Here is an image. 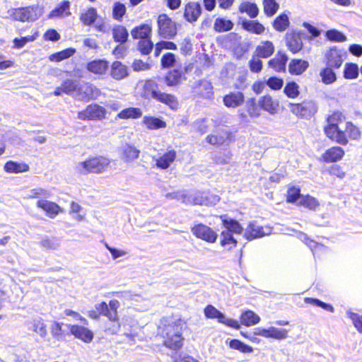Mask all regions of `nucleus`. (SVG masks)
Listing matches in <instances>:
<instances>
[{
  "mask_svg": "<svg viewBox=\"0 0 362 362\" xmlns=\"http://www.w3.org/2000/svg\"><path fill=\"white\" fill-rule=\"evenodd\" d=\"M119 302L117 300H111L108 304L105 302H102L95 305V309L99 314L106 317L108 320L117 319L118 312L119 308Z\"/></svg>",
  "mask_w": 362,
  "mask_h": 362,
  "instance_id": "nucleus-12",
  "label": "nucleus"
},
{
  "mask_svg": "<svg viewBox=\"0 0 362 362\" xmlns=\"http://www.w3.org/2000/svg\"><path fill=\"white\" fill-rule=\"evenodd\" d=\"M187 199L189 202L187 204L193 205H215L219 202V197L206 192H196L193 194L188 192Z\"/></svg>",
  "mask_w": 362,
  "mask_h": 362,
  "instance_id": "nucleus-7",
  "label": "nucleus"
},
{
  "mask_svg": "<svg viewBox=\"0 0 362 362\" xmlns=\"http://www.w3.org/2000/svg\"><path fill=\"white\" fill-rule=\"evenodd\" d=\"M160 334L164 339V345L173 350H177L183 345L182 327L176 322L169 323V319H163L159 325Z\"/></svg>",
  "mask_w": 362,
  "mask_h": 362,
  "instance_id": "nucleus-2",
  "label": "nucleus"
},
{
  "mask_svg": "<svg viewBox=\"0 0 362 362\" xmlns=\"http://www.w3.org/2000/svg\"><path fill=\"white\" fill-rule=\"evenodd\" d=\"M76 52V49L74 48H68L66 49H64L61 52H59L57 53L53 54L50 56V60L54 61V62H60L62 60H64L65 59H67L72 55H74Z\"/></svg>",
  "mask_w": 362,
  "mask_h": 362,
  "instance_id": "nucleus-55",
  "label": "nucleus"
},
{
  "mask_svg": "<svg viewBox=\"0 0 362 362\" xmlns=\"http://www.w3.org/2000/svg\"><path fill=\"white\" fill-rule=\"evenodd\" d=\"M182 75V71L180 69H173L170 71L165 78L167 86H173L177 85L181 81Z\"/></svg>",
  "mask_w": 362,
  "mask_h": 362,
  "instance_id": "nucleus-46",
  "label": "nucleus"
},
{
  "mask_svg": "<svg viewBox=\"0 0 362 362\" xmlns=\"http://www.w3.org/2000/svg\"><path fill=\"white\" fill-rule=\"evenodd\" d=\"M264 11L267 16H272L276 13L279 8V4L276 0H264Z\"/></svg>",
  "mask_w": 362,
  "mask_h": 362,
  "instance_id": "nucleus-58",
  "label": "nucleus"
},
{
  "mask_svg": "<svg viewBox=\"0 0 362 362\" xmlns=\"http://www.w3.org/2000/svg\"><path fill=\"white\" fill-rule=\"evenodd\" d=\"M160 93L158 85L156 81L153 80H147L145 81L143 96L146 99L156 100Z\"/></svg>",
  "mask_w": 362,
  "mask_h": 362,
  "instance_id": "nucleus-24",
  "label": "nucleus"
},
{
  "mask_svg": "<svg viewBox=\"0 0 362 362\" xmlns=\"http://www.w3.org/2000/svg\"><path fill=\"white\" fill-rule=\"evenodd\" d=\"M37 7L30 6L27 7L11 8L8 11L9 16L16 21L22 22L33 21L38 18Z\"/></svg>",
  "mask_w": 362,
  "mask_h": 362,
  "instance_id": "nucleus-4",
  "label": "nucleus"
},
{
  "mask_svg": "<svg viewBox=\"0 0 362 362\" xmlns=\"http://www.w3.org/2000/svg\"><path fill=\"white\" fill-rule=\"evenodd\" d=\"M298 204L308 208L310 210H315L320 205L319 202L315 197L310 195L300 197V201L298 202Z\"/></svg>",
  "mask_w": 362,
  "mask_h": 362,
  "instance_id": "nucleus-47",
  "label": "nucleus"
},
{
  "mask_svg": "<svg viewBox=\"0 0 362 362\" xmlns=\"http://www.w3.org/2000/svg\"><path fill=\"white\" fill-rule=\"evenodd\" d=\"M272 228L269 226H261L257 222L250 223L245 229V237L247 240H251L255 238H260L272 233Z\"/></svg>",
  "mask_w": 362,
  "mask_h": 362,
  "instance_id": "nucleus-11",
  "label": "nucleus"
},
{
  "mask_svg": "<svg viewBox=\"0 0 362 362\" xmlns=\"http://www.w3.org/2000/svg\"><path fill=\"white\" fill-rule=\"evenodd\" d=\"M287 61L288 57L286 54L279 52L274 59L269 62V65L275 71L280 72L285 71Z\"/></svg>",
  "mask_w": 362,
  "mask_h": 362,
  "instance_id": "nucleus-28",
  "label": "nucleus"
},
{
  "mask_svg": "<svg viewBox=\"0 0 362 362\" xmlns=\"http://www.w3.org/2000/svg\"><path fill=\"white\" fill-rule=\"evenodd\" d=\"M274 52V46L272 42L266 40L262 41L258 45L255 49L257 57L262 58H267L270 57Z\"/></svg>",
  "mask_w": 362,
  "mask_h": 362,
  "instance_id": "nucleus-25",
  "label": "nucleus"
},
{
  "mask_svg": "<svg viewBox=\"0 0 362 362\" xmlns=\"http://www.w3.org/2000/svg\"><path fill=\"white\" fill-rule=\"evenodd\" d=\"M259 105L262 109L272 115L276 114L279 110V102L269 95H264L259 98Z\"/></svg>",
  "mask_w": 362,
  "mask_h": 362,
  "instance_id": "nucleus-20",
  "label": "nucleus"
},
{
  "mask_svg": "<svg viewBox=\"0 0 362 362\" xmlns=\"http://www.w3.org/2000/svg\"><path fill=\"white\" fill-rule=\"evenodd\" d=\"M121 325L119 322V317L115 320H108L104 325V332L108 334H116L120 329Z\"/></svg>",
  "mask_w": 362,
  "mask_h": 362,
  "instance_id": "nucleus-51",
  "label": "nucleus"
},
{
  "mask_svg": "<svg viewBox=\"0 0 362 362\" xmlns=\"http://www.w3.org/2000/svg\"><path fill=\"white\" fill-rule=\"evenodd\" d=\"M66 326L69 329L71 334L74 335L75 338L78 339L84 343L87 344H89L93 341L94 334L93 331L88 328L77 325L67 324Z\"/></svg>",
  "mask_w": 362,
  "mask_h": 362,
  "instance_id": "nucleus-13",
  "label": "nucleus"
},
{
  "mask_svg": "<svg viewBox=\"0 0 362 362\" xmlns=\"http://www.w3.org/2000/svg\"><path fill=\"white\" fill-rule=\"evenodd\" d=\"M110 163V159L106 157H90L85 160L76 163L74 170L80 175L99 174L105 171Z\"/></svg>",
  "mask_w": 362,
  "mask_h": 362,
  "instance_id": "nucleus-3",
  "label": "nucleus"
},
{
  "mask_svg": "<svg viewBox=\"0 0 362 362\" xmlns=\"http://www.w3.org/2000/svg\"><path fill=\"white\" fill-rule=\"evenodd\" d=\"M344 155V151L339 146H333L327 149L322 155V159L327 163L339 160Z\"/></svg>",
  "mask_w": 362,
  "mask_h": 362,
  "instance_id": "nucleus-23",
  "label": "nucleus"
},
{
  "mask_svg": "<svg viewBox=\"0 0 362 362\" xmlns=\"http://www.w3.org/2000/svg\"><path fill=\"white\" fill-rule=\"evenodd\" d=\"M228 132H222L219 134H211L206 137L208 143L212 145H221L225 142L228 138Z\"/></svg>",
  "mask_w": 362,
  "mask_h": 362,
  "instance_id": "nucleus-56",
  "label": "nucleus"
},
{
  "mask_svg": "<svg viewBox=\"0 0 362 362\" xmlns=\"http://www.w3.org/2000/svg\"><path fill=\"white\" fill-rule=\"evenodd\" d=\"M51 197V192L45 189L35 188L32 189L26 196L28 199H47Z\"/></svg>",
  "mask_w": 362,
  "mask_h": 362,
  "instance_id": "nucleus-53",
  "label": "nucleus"
},
{
  "mask_svg": "<svg viewBox=\"0 0 362 362\" xmlns=\"http://www.w3.org/2000/svg\"><path fill=\"white\" fill-rule=\"evenodd\" d=\"M229 346L244 354L251 353L253 351L252 346L244 344L238 339H231L229 342Z\"/></svg>",
  "mask_w": 362,
  "mask_h": 362,
  "instance_id": "nucleus-52",
  "label": "nucleus"
},
{
  "mask_svg": "<svg viewBox=\"0 0 362 362\" xmlns=\"http://www.w3.org/2000/svg\"><path fill=\"white\" fill-rule=\"evenodd\" d=\"M201 13L202 7L197 2H189L185 6L184 18L189 23L196 22Z\"/></svg>",
  "mask_w": 362,
  "mask_h": 362,
  "instance_id": "nucleus-16",
  "label": "nucleus"
},
{
  "mask_svg": "<svg viewBox=\"0 0 362 362\" xmlns=\"http://www.w3.org/2000/svg\"><path fill=\"white\" fill-rule=\"evenodd\" d=\"M303 195L300 194V189L296 187H291L288 189L286 200L288 202L296 203L300 201V197Z\"/></svg>",
  "mask_w": 362,
  "mask_h": 362,
  "instance_id": "nucleus-64",
  "label": "nucleus"
},
{
  "mask_svg": "<svg viewBox=\"0 0 362 362\" xmlns=\"http://www.w3.org/2000/svg\"><path fill=\"white\" fill-rule=\"evenodd\" d=\"M142 110L139 107H127L121 110L117 118L121 119H139L142 116Z\"/></svg>",
  "mask_w": 362,
  "mask_h": 362,
  "instance_id": "nucleus-32",
  "label": "nucleus"
},
{
  "mask_svg": "<svg viewBox=\"0 0 362 362\" xmlns=\"http://www.w3.org/2000/svg\"><path fill=\"white\" fill-rule=\"evenodd\" d=\"M113 38L115 41L123 43L127 41L128 32L127 29L122 25H117L112 30Z\"/></svg>",
  "mask_w": 362,
  "mask_h": 362,
  "instance_id": "nucleus-48",
  "label": "nucleus"
},
{
  "mask_svg": "<svg viewBox=\"0 0 362 362\" xmlns=\"http://www.w3.org/2000/svg\"><path fill=\"white\" fill-rule=\"evenodd\" d=\"M4 169L8 173H20L28 171L29 166L25 163L9 160L5 163Z\"/></svg>",
  "mask_w": 362,
  "mask_h": 362,
  "instance_id": "nucleus-30",
  "label": "nucleus"
},
{
  "mask_svg": "<svg viewBox=\"0 0 362 362\" xmlns=\"http://www.w3.org/2000/svg\"><path fill=\"white\" fill-rule=\"evenodd\" d=\"M140 151L132 144H126L119 148V156L124 163H132L139 156Z\"/></svg>",
  "mask_w": 362,
  "mask_h": 362,
  "instance_id": "nucleus-15",
  "label": "nucleus"
},
{
  "mask_svg": "<svg viewBox=\"0 0 362 362\" xmlns=\"http://www.w3.org/2000/svg\"><path fill=\"white\" fill-rule=\"evenodd\" d=\"M98 94V89L92 84L83 83L78 86L75 98L80 100L93 98Z\"/></svg>",
  "mask_w": 362,
  "mask_h": 362,
  "instance_id": "nucleus-17",
  "label": "nucleus"
},
{
  "mask_svg": "<svg viewBox=\"0 0 362 362\" xmlns=\"http://www.w3.org/2000/svg\"><path fill=\"white\" fill-rule=\"evenodd\" d=\"M151 33V26L146 24L134 28L131 32L132 36L134 39H140V40L150 38Z\"/></svg>",
  "mask_w": 362,
  "mask_h": 362,
  "instance_id": "nucleus-36",
  "label": "nucleus"
},
{
  "mask_svg": "<svg viewBox=\"0 0 362 362\" xmlns=\"http://www.w3.org/2000/svg\"><path fill=\"white\" fill-rule=\"evenodd\" d=\"M52 17H63L70 15L69 2L63 1L58 8H56L51 13Z\"/></svg>",
  "mask_w": 362,
  "mask_h": 362,
  "instance_id": "nucleus-54",
  "label": "nucleus"
},
{
  "mask_svg": "<svg viewBox=\"0 0 362 362\" xmlns=\"http://www.w3.org/2000/svg\"><path fill=\"white\" fill-rule=\"evenodd\" d=\"M176 151L175 150H168L164 153H160L153 158L157 168L161 170L168 169L176 158Z\"/></svg>",
  "mask_w": 362,
  "mask_h": 362,
  "instance_id": "nucleus-14",
  "label": "nucleus"
},
{
  "mask_svg": "<svg viewBox=\"0 0 362 362\" xmlns=\"http://www.w3.org/2000/svg\"><path fill=\"white\" fill-rule=\"evenodd\" d=\"M177 49L176 45L170 41H160L156 44L155 47V56L158 57L163 49Z\"/></svg>",
  "mask_w": 362,
  "mask_h": 362,
  "instance_id": "nucleus-61",
  "label": "nucleus"
},
{
  "mask_svg": "<svg viewBox=\"0 0 362 362\" xmlns=\"http://www.w3.org/2000/svg\"><path fill=\"white\" fill-rule=\"evenodd\" d=\"M62 88L63 93L68 95H72L75 97L78 89V85L71 80H66L62 84Z\"/></svg>",
  "mask_w": 362,
  "mask_h": 362,
  "instance_id": "nucleus-62",
  "label": "nucleus"
},
{
  "mask_svg": "<svg viewBox=\"0 0 362 362\" xmlns=\"http://www.w3.org/2000/svg\"><path fill=\"white\" fill-rule=\"evenodd\" d=\"M125 13L126 7L123 4L120 2H116L114 4L112 8V16L115 20L121 21Z\"/></svg>",
  "mask_w": 362,
  "mask_h": 362,
  "instance_id": "nucleus-63",
  "label": "nucleus"
},
{
  "mask_svg": "<svg viewBox=\"0 0 362 362\" xmlns=\"http://www.w3.org/2000/svg\"><path fill=\"white\" fill-rule=\"evenodd\" d=\"M286 42L288 49L293 53H297L302 49V40L300 37L296 34L288 35Z\"/></svg>",
  "mask_w": 362,
  "mask_h": 362,
  "instance_id": "nucleus-35",
  "label": "nucleus"
},
{
  "mask_svg": "<svg viewBox=\"0 0 362 362\" xmlns=\"http://www.w3.org/2000/svg\"><path fill=\"white\" fill-rule=\"evenodd\" d=\"M241 25L245 30L256 35H261L265 30L264 26L257 21L243 19Z\"/></svg>",
  "mask_w": 362,
  "mask_h": 362,
  "instance_id": "nucleus-27",
  "label": "nucleus"
},
{
  "mask_svg": "<svg viewBox=\"0 0 362 362\" xmlns=\"http://www.w3.org/2000/svg\"><path fill=\"white\" fill-rule=\"evenodd\" d=\"M332 68V67L330 66L323 68L320 71L319 75L321 78V81L326 85L332 84L337 80L336 74Z\"/></svg>",
  "mask_w": 362,
  "mask_h": 362,
  "instance_id": "nucleus-39",
  "label": "nucleus"
},
{
  "mask_svg": "<svg viewBox=\"0 0 362 362\" xmlns=\"http://www.w3.org/2000/svg\"><path fill=\"white\" fill-rule=\"evenodd\" d=\"M260 321L259 315L252 310H247L242 313L240 316V322L247 327H250L258 324Z\"/></svg>",
  "mask_w": 362,
  "mask_h": 362,
  "instance_id": "nucleus-37",
  "label": "nucleus"
},
{
  "mask_svg": "<svg viewBox=\"0 0 362 362\" xmlns=\"http://www.w3.org/2000/svg\"><path fill=\"white\" fill-rule=\"evenodd\" d=\"M187 196L188 192L183 189L167 193L165 198L168 199H177L183 204H187L190 202L189 199H187Z\"/></svg>",
  "mask_w": 362,
  "mask_h": 362,
  "instance_id": "nucleus-49",
  "label": "nucleus"
},
{
  "mask_svg": "<svg viewBox=\"0 0 362 362\" xmlns=\"http://www.w3.org/2000/svg\"><path fill=\"white\" fill-rule=\"evenodd\" d=\"M63 325V323L55 322L51 326V334L57 341L62 340L64 338V333L62 329Z\"/></svg>",
  "mask_w": 362,
  "mask_h": 362,
  "instance_id": "nucleus-60",
  "label": "nucleus"
},
{
  "mask_svg": "<svg viewBox=\"0 0 362 362\" xmlns=\"http://www.w3.org/2000/svg\"><path fill=\"white\" fill-rule=\"evenodd\" d=\"M156 100L168 105L172 110H177L179 106L176 97L165 93L160 92Z\"/></svg>",
  "mask_w": 362,
  "mask_h": 362,
  "instance_id": "nucleus-38",
  "label": "nucleus"
},
{
  "mask_svg": "<svg viewBox=\"0 0 362 362\" xmlns=\"http://www.w3.org/2000/svg\"><path fill=\"white\" fill-rule=\"evenodd\" d=\"M327 124L324 127L325 135L332 141L341 145L348 144V138L358 140L361 132L351 122H346V117L340 112H334L327 119Z\"/></svg>",
  "mask_w": 362,
  "mask_h": 362,
  "instance_id": "nucleus-1",
  "label": "nucleus"
},
{
  "mask_svg": "<svg viewBox=\"0 0 362 362\" xmlns=\"http://www.w3.org/2000/svg\"><path fill=\"white\" fill-rule=\"evenodd\" d=\"M245 101V96L242 92H230L223 98V103L225 106L229 108H235L241 106Z\"/></svg>",
  "mask_w": 362,
  "mask_h": 362,
  "instance_id": "nucleus-18",
  "label": "nucleus"
},
{
  "mask_svg": "<svg viewBox=\"0 0 362 362\" xmlns=\"http://www.w3.org/2000/svg\"><path fill=\"white\" fill-rule=\"evenodd\" d=\"M31 324V329L33 332L42 337H45L47 335L46 325L41 318L34 319Z\"/></svg>",
  "mask_w": 362,
  "mask_h": 362,
  "instance_id": "nucleus-50",
  "label": "nucleus"
},
{
  "mask_svg": "<svg viewBox=\"0 0 362 362\" xmlns=\"http://www.w3.org/2000/svg\"><path fill=\"white\" fill-rule=\"evenodd\" d=\"M328 66L339 68L343 62V53L341 50L333 48L326 54Z\"/></svg>",
  "mask_w": 362,
  "mask_h": 362,
  "instance_id": "nucleus-22",
  "label": "nucleus"
},
{
  "mask_svg": "<svg viewBox=\"0 0 362 362\" xmlns=\"http://www.w3.org/2000/svg\"><path fill=\"white\" fill-rule=\"evenodd\" d=\"M106 109L93 103L88 105L85 110L78 112V119L81 120H102L106 117Z\"/></svg>",
  "mask_w": 362,
  "mask_h": 362,
  "instance_id": "nucleus-5",
  "label": "nucleus"
},
{
  "mask_svg": "<svg viewBox=\"0 0 362 362\" xmlns=\"http://www.w3.org/2000/svg\"><path fill=\"white\" fill-rule=\"evenodd\" d=\"M204 315L207 318L217 319L220 323L224 324L230 327L238 329L240 325L237 320L226 318V316L214 306L211 305H207L204 310Z\"/></svg>",
  "mask_w": 362,
  "mask_h": 362,
  "instance_id": "nucleus-8",
  "label": "nucleus"
},
{
  "mask_svg": "<svg viewBox=\"0 0 362 362\" xmlns=\"http://www.w3.org/2000/svg\"><path fill=\"white\" fill-rule=\"evenodd\" d=\"M142 122L148 129L151 130L164 128L166 127L165 122L153 116H144L143 117Z\"/></svg>",
  "mask_w": 362,
  "mask_h": 362,
  "instance_id": "nucleus-34",
  "label": "nucleus"
},
{
  "mask_svg": "<svg viewBox=\"0 0 362 362\" xmlns=\"http://www.w3.org/2000/svg\"><path fill=\"white\" fill-rule=\"evenodd\" d=\"M69 214L74 220L81 222L85 219L86 213L78 203L72 202L70 205Z\"/></svg>",
  "mask_w": 362,
  "mask_h": 362,
  "instance_id": "nucleus-40",
  "label": "nucleus"
},
{
  "mask_svg": "<svg viewBox=\"0 0 362 362\" xmlns=\"http://www.w3.org/2000/svg\"><path fill=\"white\" fill-rule=\"evenodd\" d=\"M298 238L310 247V249L313 251L314 255L318 250L321 251L325 249L323 245L319 244L316 241L310 240L307 236V235L303 233H298Z\"/></svg>",
  "mask_w": 362,
  "mask_h": 362,
  "instance_id": "nucleus-42",
  "label": "nucleus"
},
{
  "mask_svg": "<svg viewBox=\"0 0 362 362\" xmlns=\"http://www.w3.org/2000/svg\"><path fill=\"white\" fill-rule=\"evenodd\" d=\"M238 10L242 13H246L251 18H256L259 14V8L256 4L249 1L242 2Z\"/></svg>",
  "mask_w": 362,
  "mask_h": 362,
  "instance_id": "nucleus-33",
  "label": "nucleus"
},
{
  "mask_svg": "<svg viewBox=\"0 0 362 362\" xmlns=\"http://www.w3.org/2000/svg\"><path fill=\"white\" fill-rule=\"evenodd\" d=\"M233 27V23L231 21L223 18H216L214 24V30L219 33L230 30Z\"/></svg>",
  "mask_w": 362,
  "mask_h": 362,
  "instance_id": "nucleus-45",
  "label": "nucleus"
},
{
  "mask_svg": "<svg viewBox=\"0 0 362 362\" xmlns=\"http://www.w3.org/2000/svg\"><path fill=\"white\" fill-rule=\"evenodd\" d=\"M288 17L286 14H281L274 21V28L279 31L285 30L288 26Z\"/></svg>",
  "mask_w": 362,
  "mask_h": 362,
  "instance_id": "nucleus-57",
  "label": "nucleus"
},
{
  "mask_svg": "<svg viewBox=\"0 0 362 362\" xmlns=\"http://www.w3.org/2000/svg\"><path fill=\"white\" fill-rule=\"evenodd\" d=\"M98 13L94 8H89L82 13L80 17L81 22L86 25H90L96 22Z\"/></svg>",
  "mask_w": 362,
  "mask_h": 362,
  "instance_id": "nucleus-43",
  "label": "nucleus"
},
{
  "mask_svg": "<svg viewBox=\"0 0 362 362\" xmlns=\"http://www.w3.org/2000/svg\"><path fill=\"white\" fill-rule=\"evenodd\" d=\"M298 89V85L296 82L291 81L286 83L284 92L288 98H295L299 95Z\"/></svg>",
  "mask_w": 362,
  "mask_h": 362,
  "instance_id": "nucleus-59",
  "label": "nucleus"
},
{
  "mask_svg": "<svg viewBox=\"0 0 362 362\" xmlns=\"http://www.w3.org/2000/svg\"><path fill=\"white\" fill-rule=\"evenodd\" d=\"M221 219L222 220L224 227L226 228L225 231H229L231 234L232 233L235 234H240L243 232V227L238 221L229 218L226 216H221Z\"/></svg>",
  "mask_w": 362,
  "mask_h": 362,
  "instance_id": "nucleus-29",
  "label": "nucleus"
},
{
  "mask_svg": "<svg viewBox=\"0 0 362 362\" xmlns=\"http://www.w3.org/2000/svg\"><path fill=\"white\" fill-rule=\"evenodd\" d=\"M157 22L158 33L161 37L172 39L176 35V24L166 14L159 15Z\"/></svg>",
  "mask_w": 362,
  "mask_h": 362,
  "instance_id": "nucleus-6",
  "label": "nucleus"
},
{
  "mask_svg": "<svg viewBox=\"0 0 362 362\" xmlns=\"http://www.w3.org/2000/svg\"><path fill=\"white\" fill-rule=\"evenodd\" d=\"M309 63L303 59H293L289 64L288 71L291 74L300 75L308 68Z\"/></svg>",
  "mask_w": 362,
  "mask_h": 362,
  "instance_id": "nucleus-31",
  "label": "nucleus"
},
{
  "mask_svg": "<svg viewBox=\"0 0 362 362\" xmlns=\"http://www.w3.org/2000/svg\"><path fill=\"white\" fill-rule=\"evenodd\" d=\"M86 68L95 74H104L107 70L108 62L103 59L93 60L87 64Z\"/></svg>",
  "mask_w": 362,
  "mask_h": 362,
  "instance_id": "nucleus-26",
  "label": "nucleus"
},
{
  "mask_svg": "<svg viewBox=\"0 0 362 362\" xmlns=\"http://www.w3.org/2000/svg\"><path fill=\"white\" fill-rule=\"evenodd\" d=\"M129 75L128 68L121 62H114L110 67V76L115 80H122Z\"/></svg>",
  "mask_w": 362,
  "mask_h": 362,
  "instance_id": "nucleus-21",
  "label": "nucleus"
},
{
  "mask_svg": "<svg viewBox=\"0 0 362 362\" xmlns=\"http://www.w3.org/2000/svg\"><path fill=\"white\" fill-rule=\"evenodd\" d=\"M37 206L42 209L49 218L56 217L61 211V208L54 202L45 199H40L37 202Z\"/></svg>",
  "mask_w": 362,
  "mask_h": 362,
  "instance_id": "nucleus-19",
  "label": "nucleus"
},
{
  "mask_svg": "<svg viewBox=\"0 0 362 362\" xmlns=\"http://www.w3.org/2000/svg\"><path fill=\"white\" fill-rule=\"evenodd\" d=\"M291 111L293 114L303 118H310L317 111V107L313 101H304L302 103L291 104Z\"/></svg>",
  "mask_w": 362,
  "mask_h": 362,
  "instance_id": "nucleus-9",
  "label": "nucleus"
},
{
  "mask_svg": "<svg viewBox=\"0 0 362 362\" xmlns=\"http://www.w3.org/2000/svg\"><path fill=\"white\" fill-rule=\"evenodd\" d=\"M288 330L286 329L269 327L267 328V338H272L276 340H283L288 337Z\"/></svg>",
  "mask_w": 362,
  "mask_h": 362,
  "instance_id": "nucleus-44",
  "label": "nucleus"
},
{
  "mask_svg": "<svg viewBox=\"0 0 362 362\" xmlns=\"http://www.w3.org/2000/svg\"><path fill=\"white\" fill-rule=\"evenodd\" d=\"M192 234L199 239L209 243H214L218 238L217 233L210 227L202 224H195L191 228Z\"/></svg>",
  "mask_w": 362,
  "mask_h": 362,
  "instance_id": "nucleus-10",
  "label": "nucleus"
},
{
  "mask_svg": "<svg viewBox=\"0 0 362 362\" xmlns=\"http://www.w3.org/2000/svg\"><path fill=\"white\" fill-rule=\"evenodd\" d=\"M221 237V245L225 249L230 250L236 247L237 240L229 231H222Z\"/></svg>",
  "mask_w": 362,
  "mask_h": 362,
  "instance_id": "nucleus-41",
  "label": "nucleus"
}]
</instances>
